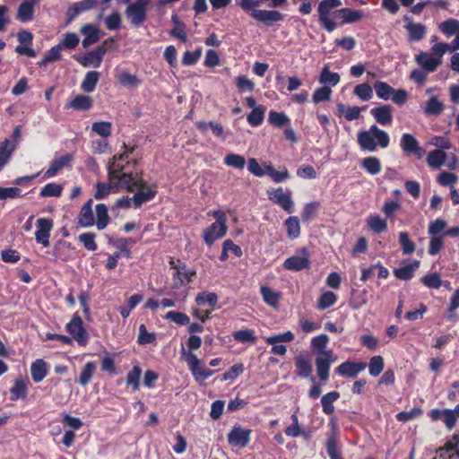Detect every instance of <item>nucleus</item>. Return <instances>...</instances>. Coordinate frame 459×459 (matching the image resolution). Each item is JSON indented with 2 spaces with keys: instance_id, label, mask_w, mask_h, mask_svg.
<instances>
[{
  "instance_id": "f257e3e1",
  "label": "nucleus",
  "mask_w": 459,
  "mask_h": 459,
  "mask_svg": "<svg viewBox=\"0 0 459 459\" xmlns=\"http://www.w3.org/2000/svg\"><path fill=\"white\" fill-rule=\"evenodd\" d=\"M128 152H126L115 155L108 164V176L111 184L133 193L137 187L143 188L145 186V180L143 178L142 170L133 172L127 169L129 166L133 165L135 168L138 164L137 159H134L131 161L128 160L124 164L123 161L128 159Z\"/></svg>"
},
{
  "instance_id": "f03ea898",
  "label": "nucleus",
  "mask_w": 459,
  "mask_h": 459,
  "mask_svg": "<svg viewBox=\"0 0 459 459\" xmlns=\"http://www.w3.org/2000/svg\"><path fill=\"white\" fill-rule=\"evenodd\" d=\"M389 142L390 138L387 133L376 125L371 126L368 130L358 134V143L362 150L368 152H375L377 145L381 148H386Z\"/></svg>"
},
{
  "instance_id": "7ed1b4c3",
  "label": "nucleus",
  "mask_w": 459,
  "mask_h": 459,
  "mask_svg": "<svg viewBox=\"0 0 459 459\" xmlns=\"http://www.w3.org/2000/svg\"><path fill=\"white\" fill-rule=\"evenodd\" d=\"M149 4L150 0H134L127 5L125 13L132 25L138 27L146 21Z\"/></svg>"
},
{
  "instance_id": "20e7f679",
  "label": "nucleus",
  "mask_w": 459,
  "mask_h": 459,
  "mask_svg": "<svg viewBox=\"0 0 459 459\" xmlns=\"http://www.w3.org/2000/svg\"><path fill=\"white\" fill-rule=\"evenodd\" d=\"M107 53V48L104 46H98L93 50L85 52L82 56H74L75 60L83 67L93 66L100 67L104 56Z\"/></svg>"
},
{
  "instance_id": "39448f33",
  "label": "nucleus",
  "mask_w": 459,
  "mask_h": 459,
  "mask_svg": "<svg viewBox=\"0 0 459 459\" xmlns=\"http://www.w3.org/2000/svg\"><path fill=\"white\" fill-rule=\"evenodd\" d=\"M268 198L281 207L284 211L289 213L293 212L294 203L291 199V193L288 190L286 193L283 192L281 187L276 189L271 188L267 190Z\"/></svg>"
},
{
  "instance_id": "423d86ee",
  "label": "nucleus",
  "mask_w": 459,
  "mask_h": 459,
  "mask_svg": "<svg viewBox=\"0 0 459 459\" xmlns=\"http://www.w3.org/2000/svg\"><path fill=\"white\" fill-rule=\"evenodd\" d=\"M66 330L73 335L81 346H86L89 342V333L82 326V320L77 315L66 325Z\"/></svg>"
},
{
  "instance_id": "0eeeda50",
  "label": "nucleus",
  "mask_w": 459,
  "mask_h": 459,
  "mask_svg": "<svg viewBox=\"0 0 459 459\" xmlns=\"http://www.w3.org/2000/svg\"><path fill=\"white\" fill-rule=\"evenodd\" d=\"M228 227L223 222V218L216 220L211 226L204 230V240L206 245L212 246L217 239L224 237L227 233Z\"/></svg>"
},
{
  "instance_id": "6e6552de",
  "label": "nucleus",
  "mask_w": 459,
  "mask_h": 459,
  "mask_svg": "<svg viewBox=\"0 0 459 459\" xmlns=\"http://www.w3.org/2000/svg\"><path fill=\"white\" fill-rule=\"evenodd\" d=\"M251 430L235 425L228 434V442L232 446L246 447L250 441Z\"/></svg>"
},
{
  "instance_id": "1a4fd4ad",
  "label": "nucleus",
  "mask_w": 459,
  "mask_h": 459,
  "mask_svg": "<svg viewBox=\"0 0 459 459\" xmlns=\"http://www.w3.org/2000/svg\"><path fill=\"white\" fill-rule=\"evenodd\" d=\"M38 230L35 232V239L39 244L47 247L49 246L50 231L53 228V221L48 218H39L36 224Z\"/></svg>"
},
{
  "instance_id": "9d476101",
  "label": "nucleus",
  "mask_w": 459,
  "mask_h": 459,
  "mask_svg": "<svg viewBox=\"0 0 459 459\" xmlns=\"http://www.w3.org/2000/svg\"><path fill=\"white\" fill-rule=\"evenodd\" d=\"M250 11L253 19L267 26L284 20V15L276 10H258L253 7Z\"/></svg>"
},
{
  "instance_id": "9b49d317",
  "label": "nucleus",
  "mask_w": 459,
  "mask_h": 459,
  "mask_svg": "<svg viewBox=\"0 0 459 459\" xmlns=\"http://www.w3.org/2000/svg\"><path fill=\"white\" fill-rule=\"evenodd\" d=\"M303 255H292L287 258L283 263V267L289 271H301L308 268L310 264L307 250L302 249Z\"/></svg>"
},
{
  "instance_id": "f8f14e48",
  "label": "nucleus",
  "mask_w": 459,
  "mask_h": 459,
  "mask_svg": "<svg viewBox=\"0 0 459 459\" xmlns=\"http://www.w3.org/2000/svg\"><path fill=\"white\" fill-rule=\"evenodd\" d=\"M169 264L175 270L174 276L178 277L181 283H188L193 281L195 271L187 268L185 263L180 260L175 261L174 258H171Z\"/></svg>"
},
{
  "instance_id": "ddd939ff",
  "label": "nucleus",
  "mask_w": 459,
  "mask_h": 459,
  "mask_svg": "<svg viewBox=\"0 0 459 459\" xmlns=\"http://www.w3.org/2000/svg\"><path fill=\"white\" fill-rule=\"evenodd\" d=\"M332 357L333 351H328L324 352L323 356H317L316 359V372L321 381H326L329 378Z\"/></svg>"
},
{
  "instance_id": "4468645a",
  "label": "nucleus",
  "mask_w": 459,
  "mask_h": 459,
  "mask_svg": "<svg viewBox=\"0 0 459 459\" xmlns=\"http://www.w3.org/2000/svg\"><path fill=\"white\" fill-rule=\"evenodd\" d=\"M100 29L92 23H86L81 29L80 32L84 36L82 45L84 48L98 42L100 39Z\"/></svg>"
},
{
  "instance_id": "2eb2a0df",
  "label": "nucleus",
  "mask_w": 459,
  "mask_h": 459,
  "mask_svg": "<svg viewBox=\"0 0 459 459\" xmlns=\"http://www.w3.org/2000/svg\"><path fill=\"white\" fill-rule=\"evenodd\" d=\"M97 0H81L69 6L67 10L68 22L73 21L80 13L96 7Z\"/></svg>"
},
{
  "instance_id": "dca6fc26",
  "label": "nucleus",
  "mask_w": 459,
  "mask_h": 459,
  "mask_svg": "<svg viewBox=\"0 0 459 459\" xmlns=\"http://www.w3.org/2000/svg\"><path fill=\"white\" fill-rule=\"evenodd\" d=\"M365 368L366 364L363 362L345 361L336 368V373L342 377H355Z\"/></svg>"
},
{
  "instance_id": "f3484780",
  "label": "nucleus",
  "mask_w": 459,
  "mask_h": 459,
  "mask_svg": "<svg viewBox=\"0 0 459 459\" xmlns=\"http://www.w3.org/2000/svg\"><path fill=\"white\" fill-rule=\"evenodd\" d=\"M370 114L375 120L382 125H390L393 121L392 108L389 105H381L371 109Z\"/></svg>"
},
{
  "instance_id": "a211bd4d",
  "label": "nucleus",
  "mask_w": 459,
  "mask_h": 459,
  "mask_svg": "<svg viewBox=\"0 0 459 459\" xmlns=\"http://www.w3.org/2000/svg\"><path fill=\"white\" fill-rule=\"evenodd\" d=\"M73 160V155L65 154L59 158L53 160L50 162L49 168L45 172L44 178H50L55 177L62 169L68 166Z\"/></svg>"
},
{
  "instance_id": "6ab92c4d",
  "label": "nucleus",
  "mask_w": 459,
  "mask_h": 459,
  "mask_svg": "<svg viewBox=\"0 0 459 459\" xmlns=\"http://www.w3.org/2000/svg\"><path fill=\"white\" fill-rule=\"evenodd\" d=\"M415 60L427 72H434L441 64V59L423 51L415 56Z\"/></svg>"
},
{
  "instance_id": "aec40b11",
  "label": "nucleus",
  "mask_w": 459,
  "mask_h": 459,
  "mask_svg": "<svg viewBox=\"0 0 459 459\" xmlns=\"http://www.w3.org/2000/svg\"><path fill=\"white\" fill-rule=\"evenodd\" d=\"M92 199L88 200L81 208L78 215V224L82 227H91L94 224V216L92 212Z\"/></svg>"
},
{
  "instance_id": "412c9836",
  "label": "nucleus",
  "mask_w": 459,
  "mask_h": 459,
  "mask_svg": "<svg viewBox=\"0 0 459 459\" xmlns=\"http://www.w3.org/2000/svg\"><path fill=\"white\" fill-rule=\"evenodd\" d=\"M295 365L297 368V375L307 378L310 377V380L315 383V377L311 376L312 374V367L309 359L305 355H299L295 358Z\"/></svg>"
},
{
  "instance_id": "4be33fe9",
  "label": "nucleus",
  "mask_w": 459,
  "mask_h": 459,
  "mask_svg": "<svg viewBox=\"0 0 459 459\" xmlns=\"http://www.w3.org/2000/svg\"><path fill=\"white\" fill-rule=\"evenodd\" d=\"M404 28L408 32V40L412 42L423 39L427 32L426 26L420 22L407 23Z\"/></svg>"
},
{
  "instance_id": "5701e85b",
  "label": "nucleus",
  "mask_w": 459,
  "mask_h": 459,
  "mask_svg": "<svg viewBox=\"0 0 459 459\" xmlns=\"http://www.w3.org/2000/svg\"><path fill=\"white\" fill-rule=\"evenodd\" d=\"M146 186L143 188L137 187V189H139L140 191H138L133 195L132 203L134 204V206L135 208H139L143 204L152 200L157 194V191L155 189L148 188L147 190H144ZM135 190L136 188L134 189V191Z\"/></svg>"
},
{
  "instance_id": "b1692460",
  "label": "nucleus",
  "mask_w": 459,
  "mask_h": 459,
  "mask_svg": "<svg viewBox=\"0 0 459 459\" xmlns=\"http://www.w3.org/2000/svg\"><path fill=\"white\" fill-rule=\"evenodd\" d=\"M444 108V103L437 96H432L426 102L423 112L429 117H438L443 113Z\"/></svg>"
},
{
  "instance_id": "393cba45",
  "label": "nucleus",
  "mask_w": 459,
  "mask_h": 459,
  "mask_svg": "<svg viewBox=\"0 0 459 459\" xmlns=\"http://www.w3.org/2000/svg\"><path fill=\"white\" fill-rule=\"evenodd\" d=\"M30 374L35 383L41 382L48 374L47 362L42 359H36L30 366Z\"/></svg>"
},
{
  "instance_id": "a878e982",
  "label": "nucleus",
  "mask_w": 459,
  "mask_h": 459,
  "mask_svg": "<svg viewBox=\"0 0 459 459\" xmlns=\"http://www.w3.org/2000/svg\"><path fill=\"white\" fill-rule=\"evenodd\" d=\"M35 3L36 1L33 0H26L22 2L18 7L16 16L17 20L22 22L31 21L33 19Z\"/></svg>"
},
{
  "instance_id": "bb28decb",
  "label": "nucleus",
  "mask_w": 459,
  "mask_h": 459,
  "mask_svg": "<svg viewBox=\"0 0 459 459\" xmlns=\"http://www.w3.org/2000/svg\"><path fill=\"white\" fill-rule=\"evenodd\" d=\"M337 115L339 117L343 116L346 120L348 121H353L360 117V112L362 110L361 108L358 106L353 107H346L342 103L337 104Z\"/></svg>"
},
{
  "instance_id": "cd10ccee",
  "label": "nucleus",
  "mask_w": 459,
  "mask_h": 459,
  "mask_svg": "<svg viewBox=\"0 0 459 459\" xmlns=\"http://www.w3.org/2000/svg\"><path fill=\"white\" fill-rule=\"evenodd\" d=\"M93 100L90 96L77 95L66 107L76 110H89L92 107Z\"/></svg>"
},
{
  "instance_id": "c85d7f7f",
  "label": "nucleus",
  "mask_w": 459,
  "mask_h": 459,
  "mask_svg": "<svg viewBox=\"0 0 459 459\" xmlns=\"http://www.w3.org/2000/svg\"><path fill=\"white\" fill-rule=\"evenodd\" d=\"M100 76V74L97 71L88 72L81 83V89L86 93L92 92L96 88Z\"/></svg>"
},
{
  "instance_id": "c756f323",
  "label": "nucleus",
  "mask_w": 459,
  "mask_h": 459,
  "mask_svg": "<svg viewBox=\"0 0 459 459\" xmlns=\"http://www.w3.org/2000/svg\"><path fill=\"white\" fill-rule=\"evenodd\" d=\"M446 160V153L442 150H434L429 152L427 163L430 168H441Z\"/></svg>"
},
{
  "instance_id": "7c9ffc66",
  "label": "nucleus",
  "mask_w": 459,
  "mask_h": 459,
  "mask_svg": "<svg viewBox=\"0 0 459 459\" xmlns=\"http://www.w3.org/2000/svg\"><path fill=\"white\" fill-rule=\"evenodd\" d=\"M340 397V394L337 391H332L323 395L321 398V403L323 411L326 415H331L334 411L333 403L337 401Z\"/></svg>"
},
{
  "instance_id": "2f4dec72",
  "label": "nucleus",
  "mask_w": 459,
  "mask_h": 459,
  "mask_svg": "<svg viewBox=\"0 0 459 459\" xmlns=\"http://www.w3.org/2000/svg\"><path fill=\"white\" fill-rule=\"evenodd\" d=\"M419 265L420 262L415 260L413 264H409L403 267L394 269V274L399 280L408 281L412 278L413 273Z\"/></svg>"
},
{
  "instance_id": "473e14b6",
  "label": "nucleus",
  "mask_w": 459,
  "mask_h": 459,
  "mask_svg": "<svg viewBox=\"0 0 459 459\" xmlns=\"http://www.w3.org/2000/svg\"><path fill=\"white\" fill-rule=\"evenodd\" d=\"M341 4L340 0H323L320 2L317 8L319 21L328 18L331 11Z\"/></svg>"
},
{
  "instance_id": "72a5a7b5",
  "label": "nucleus",
  "mask_w": 459,
  "mask_h": 459,
  "mask_svg": "<svg viewBox=\"0 0 459 459\" xmlns=\"http://www.w3.org/2000/svg\"><path fill=\"white\" fill-rule=\"evenodd\" d=\"M117 79L121 85L128 88L137 87L141 83V80L136 75L126 71H120L117 74Z\"/></svg>"
},
{
  "instance_id": "f704fd0d",
  "label": "nucleus",
  "mask_w": 459,
  "mask_h": 459,
  "mask_svg": "<svg viewBox=\"0 0 459 459\" xmlns=\"http://www.w3.org/2000/svg\"><path fill=\"white\" fill-rule=\"evenodd\" d=\"M338 13L343 19L342 23H353L360 21L364 17V13L361 10L342 8Z\"/></svg>"
},
{
  "instance_id": "c9c22d12",
  "label": "nucleus",
  "mask_w": 459,
  "mask_h": 459,
  "mask_svg": "<svg viewBox=\"0 0 459 459\" xmlns=\"http://www.w3.org/2000/svg\"><path fill=\"white\" fill-rule=\"evenodd\" d=\"M374 90L376 91L377 96L384 100H390L393 93H394V89L391 87L388 83L377 81L374 83Z\"/></svg>"
},
{
  "instance_id": "e433bc0d",
  "label": "nucleus",
  "mask_w": 459,
  "mask_h": 459,
  "mask_svg": "<svg viewBox=\"0 0 459 459\" xmlns=\"http://www.w3.org/2000/svg\"><path fill=\"white\" fill-rule=\"evenodd\" d=\"M398 241L403 255H411L416 249L415 243L410 238L408 232L401 231L398 235Z\"/></svg>"
},
{
  "instance_id": "4c0bfd02",
  "label": "nucleus",
  "mask_w": 459,
  "mask_h": 459,
  "mask_svg": "<svg viewBox=\"0 0 459 459\" xmlns=\"http://www.w3.org/2000/svg\"><path fill=\"white\" fill-rule=\"evenodd\" d=\"M284 224L287 229V235L290 238L295 239L300 235V225L297 216H290L285 221Z\"/></svg>"
},
{
  "instance_id": "58836bf2",
  "label": "nucleus",
  "mask_w": 459,
  "mask_h": 459,
  "mask_svg": "<svg viewBox=\"0 0 459 459\" xmlns=\"http://www.w3.org/2000/svg\"><path fill=\"white\" fill-rule=\"evenodd\" d=\"M11 400L17 401L23 399L27 395V385L22 379H16L10 389Z\"/></svg>"
},
{
  "instance_id": "ea45409f",
  "label": "nucleus",
  "mask_w": 459,
  "mask_h": 459,
  "mask_svg": "<svg viewBox=\"0 0 459 459\" xmlns=\"http://www.w3.org/2000/svg\"><path fill=\"white\" fill-rule=\"evenodd\" d=\"M96 226L99 230H104L108 223V207L104 204L96 205Z\"/></svg>"
},
{
  "instance_id": "a19ab883",
  "label": "nucleus",
  "mask_w": 459,
  "mask_h": 459,
  "mask_svg": "<svg viewBox=\"0 0 459 459\" xmlns=\"http://www.w3.org/2000/svg\"><path fill=\"white\" fill-rule=\"evenodd\" d=\"M340 75L338 73L330 72L327 66L322 69L319 76L320 83L325 85L335 86L340 82Z\"/></svg>"
},
{
  "instance_id": "79ce46f5",
  "label": "nucleus",
  "mask_w": 459,
  "mask_h": 459,
  "mask_svg": "<svg viewBox=\"0 0 459 459\" xmlns=\"http://www.w3.org/2000/svg\"><path fill=\"white\" fill-rule=\"evenodd\" d=\"M328 342L329 337L326 334H319L311 340V348L318 354V356H323L324 352H327L329 351L325 350Z\"/></svg>"
},
{
  "instance_id": "37998d69",
  "label": "nucleus",
  "mask_w": 459,
  "mask_h": 459,
  "mask_svg": "<svg viewBox=\"0 0 459 459\" xmlns=\"http://www.w3.org/2000/svg\"><path fill=\"white\" fill-rule=\"evenodd\" d=\"M368 228L375 233H381L387 230L386 221L378 215H372L367 219Z\"/></svg>"
},
{
  "instance_id": "c03bdc74",
  "label": "nucleus",
  "mask_w": 459,
  "mask_h": 459,
  "mask_svg": "<svg viewBox=\"0 0 459 459\" xmlns=\"http://www.w3.org/2000/svg\"><path fill=\"white\" fill-rule=\"evenodd\" d=\"M141 374V368L138 365H134L126 375V385H131L134 391H137L140 388Z\"/></svg>"
},
{
  "instance_id": "a18cd8bd",
  "label": "nucleus",
  "mask_w": 459,
  "mask_h": 459,
  "mask_svg": "<svg viewBox=\"0 0 459 459\" xmlns=\"http://www.w3.org/2000/svg\"><path fill=\"white\" fill-rule=\"evenodd\" d=\"M260 292L263 296L264 302L271 307H277L280 299V293L274 291L267 286H262Z\"/></svg>"
},
{
  "instance_id": "49530a36",
  "label": "nucleus",
  "mask_w": 459,
  "mask_h": 459,
  "mask_svg": "<svg viewBox=\"0 0 459 459\" xmlns=\"http://www.w3.org/2000/svg\"><path fill=\"white\" fill-rule=\"evenodd\" d=\"M419 144L418 140L411 134L405 133L401 137L400 146L408 154H411Z\"/></svg>"
},
{
  "instance_id": "de8ad7c7",
  "label": "nucleus",
  "mask_w": 459,
  "mask_h": 459,
  "mask_svg": "<svg viewBox=\"0 0 459 459\" xmlns=\"http://www.w3.org/2000/svg\"><path fill=\"white\" fill-rule=\"evenodd\" d=\"M95 369H96L95 362H93V361L87 362L80 374L78 383L82 386L89 384L92 378Z\"/></svg>"
},
{
  "instance_id": "09e8293b",
  "label": "nucleus",
  "mask_w": 459,
  "mask_h": 459,
  "mask_svg": "<svg viewBox=\"0 0 459 459\" xmlns=\"http://www.w3.org/2000/svg\"><path fill=\"white\" fill-rule=\"evenodd\" d=\"M265 108L257 106L247 115V122L253 126H260L264 119Z\"/></svg>"
},
{
  "instance_id": "8fccbe9b",
  "label": "nucleus",
  "mask_w": 459,
  "mask_h": 459,
  "mask_svg": "<svg viewBox=\"0 0 459 459\" xmlns=\"http://www.w3.org/2000/svg\"><path fill=\"white\" fill-rule=\"evenodd\" d=\"M361 167L371 175H377L381 171V162L376 157H367L363 159Z\"/></svg>"
},
{
  "instance_id": "3c124183",
  "label": "nucleus",
  "mask_w": 459,
  "mask_h": 459,
  "mask_svg": "<svg viewBox=\"0 0 459 459\" xmlns=\"http://www.w3.org/2000/svg\"><path fill=\"white\" fill-rule=\"evenodd\" d=\"M79 42L80 39L76 33L67 32L63 35V39L58 45L62 49H74Z\"/></svg>"
},
{
  "instance_id": "603ef678",
  "label": "nucleus",
  "mask_w": 459,
  "mask_h": 459,
  "mask_svg": "<svg viewBox=\"0 0 459 459\" xmlns=\"http://www.w3.org/2000/svg\"><path fill=\"white\" fill-rule=\"evenodd\" d=\"M63 187L59 184L48 183L40 190L42 197H59L62 195Z\"/></svg>"
},
{
  "instance_id": "864d4df0",
  "label": "nucleus",
  "mask_w": 459,
  "mask_h": 459,
  "mask_svg": "<svg viewBox=\"0 0 459 459\" xmlns=\"http://www.w3.org/2000/svg\"><path fill=\"white\" fill-rule=\"evenodd\" d=\"M232 336L234 340L243 343H255L256 342V337L251 329L236 331L232 333Z\"/></svg>"
},
{
  "instance_id": "5fc2aeb1",
  "label": "nucleus",
  "mask_w": 459,
  "mask_h": 459,
  "mask_svg": "<svg viewBox=\"0 0 459 459\" xmlns=\"http://www.w3.org/2000/svg\"><path fill=\"white\" fill-rule=\"evenodd\" d=\"M15 149V143L10 142L8 139L0 143V162L4 160L6 165L11 158L13 152Z\"/></svg>"
},
{
  "instance_id": "6e6d98bb",
  "label": "nucleus",
  "mask_w": 459,
  "mask_h": 459,
  "mask_svg": "<svg viewBox=\"0 0 459 459\" xmlns=\"http://www.w3.org/2000/svg\"><path fill=\"white\" fill-rule=\"evenodd\" d=\"M224 164L234 169H242L245 167L246 160L239 154L229 153L224 158Z\"/></svg>"
},
{
  "instance_id": "4d7b16f0",
  "label": "nucleus",
  "mask_w": 459,
  "mask_h": 459,
  "mask_svg": "<svg viewBox=\"0 0 459 459\" xmlns=\"http://www.w3.org/2000/svg\"><path fill=\"white\" fill-rule=\"evenodd\" d=\"M217 301H218V296L214 292H206V291L200 292L197 294V296L195 298V302L199 306H204L207 304L209 306L213 307L217 304Z\"/></svg>"
},
{
  "instance_id": "13d9d810",
  "label": "nucleus",
  "mask_w": 459,
  "mask_h": 459,
  "mask_svg": "<svg viewBox=\"0 0 459 459\" xmlns=\"http://www.w3.org/2000/svg\"><path fill=\"white\" fill-rule=\"evenodd\" d=\"M61 50L62 48L57 44L56 46L52 47L39 63V65H47L52 62L59 60L61 58Z\"/></svg>"
},
{
  "instance_id": "bf43d9fd",
  "label": "nucleus",
  "mask_w": 459,
  "mask_h": 459,
  "mask_svg": "<svg viewBox=\"0 0 459 459\" xmlns=\"http://www.w3.org/2000/svg\"><path fill=\"white\" fill-rule=\"evenodd\" d=\"M440 30L448 37L455 34L457 35L459 33V21L448 19L440 24Z\"/></svg>"
},
{
  "instance_id": "052dcab7",
  "label": "nucleus",
  "mask_w": 459,
  "mask_h": 459,
  "mask_svg": "<svg viewBox=\"0 0 459 459\" xmlns=\"http://www.w3.org/2000/svg\"><path fill=\"white\" fill-rule=\"evenodd\" d=\"M421 283L429 289H439L442 286V280L437 273L424 275L420 279Z\"/></svg>"
},
{
  "instance_id": "680f3d73",
  "label": "nucleus",
  "mask_w": 459,
  "mask_h": 459,
  "mask_svg": "<svg viewBox=\"0 0 459 459\" xmlns=\"http://www.w3.org/2000/svg\"><path fill=\"white\" fill-rule=\"evenodd\" d=\"M91 130L101 137H108L112 132V124L108 121L95 122Z\"/></svg>"
},
{
  "instance_id": "e2e57ef3",
  "label": "nucleus",
  "mask_w": 459,
  "mask_h": 459,
  "mask_svg": "<svg viewBox=\"0 0 459 459\" xmlns=\"http://www.w3.org/2000/svg\"><path fill=\"white\" fill-rule=\"evenodd\" d=\"M353 93L358 96L361 100L368 101L373 97V91L369 84L360 83L358 84L353 91Z\"/></svg>"
},
{
  "instance_id": "0e129e2a",
  "label": "nucleus",
  "mask_w": 459,
  "mask_h": 459,
  "mask_svg": "<svg viewBox=\"0 0 459 459\" xmlns=\"http://www.w3.org/2000/svg\"><path fill=\"white\" fill-rule=\"evenodd\" d=\"M266 172L274 182L281 183L290 178V174L287 169H283L281 171H277L272 165H266Z\"/></svg>"
},
{
  "instance_id": "69168bd1",
  "label": "nucleus",
  "mask_w": 459,
  "mask_h": 459,
  "mask_svg": "<svg viewBox=\"0 0 459 459\" xmlns=\"http://www.w3.org/2000/svg\"><path fill=\"white\" fill-rule=\"evenodd\" d=\"M337 300V296L333 291H326L323 293L318 301H317V308L318 309H325L333 306Z\"/></svg>"
},
{
  "instance_id": "338daca9",
  "label": "nucleus",
  "mask_w": 459,
  "mask_h": 459,
  "mask_svg": "<svg viewBox=\"0 0 459 459\" xmlns=\"http://www.w3.org/2000/svg\"><path fill=\"white\" fill-rule=\"evenodd\" d=\"M164 318L179 325H186L190 322V318L186 314L178 311H169Z\"/></svg>"
},
{
  "instance_id": "774afa93",
  "label": "nucleus",
  "mask_w": 459,
  "mask_h": 459,
  "mask_svg": "<svg viewBox=\"0 0 459 459\" xmlns=\"http://www.w3.org/2000/svg\"><path fill=\"white\" fill-rule=\"evenodd\" d=\"M78 240L89 251H95L98 248V246L95 242V234L92 232L80 234L78 237Z\"/></svg>"
}]
</instances>
